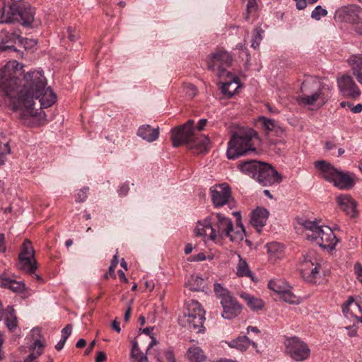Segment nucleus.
Listing matches in <instances>:
<instances>
[{"label":"nucleus","mask_w":362,"mask_h":362,"mask_svg":"<svg viewBox=\"0 0 362 362\" xmlns=\"http://www.w3.org/2000/svg\"><path fill=\"white\" fill-rule=\"evenodd\" d=\"M256 136L257 133L253 129L240 134L234 133L228 144V158L234 160L249 151H255L253 139Z\"/></svg>","instance_id":"6e6552de"},{"label":"nucleus","mask_w":362,"mask_h":362,"mask_svg":"<svg viewBox=\"0 0 362 362\" xmlns=\"http://www.w3.org/2000/svg\"><path fill=\"white\" fill-rule=\"evenodd\" d=\"M187 357L189 362H206V357L202 349L196 346L188 349Z\"/></svg>","instance_id":"a878e982"},{"label":"nucleus","mask_w":362,"mask_h":362,"mask_svg":"<svg viewBox=\"0 0 362 362\" xmlns=\"http://www.w3.org/2000/svg\"><path fill=\"white\" fill-rule=\"evenodd\" d=\"M89 190V188L85 187L80 189V191L77 194V197L76 198V202L78 203H81L86 201L87 198V192Z\"/></svg>","instance_id":"09e8293b"},{"label":"nucleus","mask_w":362,"mask_h":362,"mask_svg":"<svg viewBox=\"0 0 362 362\" xmlns=\"http://www.w3.org/2000/svg\"><path fill=\"white\" fill-rule=\"evenodd\" d=\"M298 223L305 230V236L308 240H314L322 228L315 221H309L300 218Z\"/></svg>","instance_id":"aec40b11"},{"label":"nucleus","mask_w":362,"mask_h":362,"mask_svg":"<svg viewBox=\"0 0 362 362\" xmlns=\"http://www.w3.org/2000/svg\"><path fill=\"white\" fill-rule=\"evenodd\" d=\"M336 21L362 24V8L357 5H349L337 9L334 14Z\"/></svg>","instance_id":"f8f14e48"},{"label":"nucleus","mask_w":362,"mask_h":362,"mask_svg":"<svg viewBox=\"0 0 362 362\" xmlns=\"http://www.w3.org/2000/svg\"><path fill=\"white\" fill-rule=\"evenodd\" d=\"M348 63L352 70V74L362 85V54H353L348 59Z\"/></svg>","instance_id":"6ab92c4d"},{"label":"nucleus","mask_w":362,"mask_h":362,"mask_svg":"<svg viewBox=\"0 0 362 362\" xmlns=\"http://www.w3.org/2000/svg\"><path fill=\"white\" fill-rule=\"evenodd\" d=\"M233 230V224L229 218L221 213L212 214L203 223L198 222L196 235L209 236L213 241H221L230 235Z\"/></svg>","instance_id":"39448f33"},{"label":"nucleus","mask_w":362,"mask_h":362,"mask_svg":"<svg viewBox=\"0 0 362 362\" xmlns=\"http://www.w3.org/2000/svg\"><path fill=\"white\" fill-rule=\"evenodd\" d=\"M137 135L148 142L156 141L159 136V127L153 128L148 124L139 127Z\"/></svg>","instance_id":"412c9836"},{"label":"nucleus","mask_w":362,"mask_h":362,"mask_svg":"<svg viewBox=\"0 0 362 362\" xmlns=\"http://www.w3.org/2000/svg\"><path fill=\"white\" fill-rule=\"evenodd\" d=\"M269 289L276 293L279 296H281L290 286L288 283L282 279H273L269 281L268 284Z\"/></svg>","instance_id":"c756f323"},{"label":"nucleus","mask_w":362,"mask_h":362,"mask_svg":"<svg viewBox=\"0 0 362 362\" xmlns=\"http://www.w3.org/2000/svg\"><path fill=\"white\" fill-rule=\"evenodd\" d=\"M329 99V96L325 95L323 91V88H319L317 91L314 92L311 95L303 94L298 98L299 103L305 105H312L315 103L316 101L320 100L322 105H325Z\"/></svg>","instance_id":"f3484780"},{"label":"nucleus","mask_w":362,"mask_h":362,"mask_svg":"<svg viewBox=\"0 0 362 362\" xmlns=\"http://www.w3.org/2000/svg\"><path fill=\"white\" fill-rule=\"evenodd\" d=\"M158 362H176L173 350L171 348L165 350L163 355L158 358Z\"/></svg>","instance_id":"ea45409f"},{"label":"nucleus","mask_w":362,"mask_h":362,"mask_svg":"<svg viewBox=\"0 0 362 362\" xmlns=\"http://www.w3.org/2000/svg\"><path fill=\"white\" fill-rule=\"evenodd\" d=\"M184 91L187 96L193 98L197 93V89L195 86L191 83L184 84Z\"/></svg>","instance_id":"c03bdc74"},{"label":"nucleus","mask_w":362,"mask_h":362,"mask_svg":"<svg viewBox=\"0 0 362 362\" xmlns=\"http://www.w3.org/2000/svg\"><path fill=\"white\" fill-rule=\"evenodd\" d=\"M20 31H13L11 33L2 32L1 35V42L5 44H15L20 39Z\"/></svg>","instance_id":"72a5a7b5"},{"label":"nucleus","mask_w":362,"mask_h":362,"mask_svg":"<svg viewBox=\"0 0 362 362\" xmlns=\"http://www.w3.org/2000/svg\"><path fill=\"white\" fill-rule=\"evenodd\" d=\"M269 216V211L264 208H257L252 213V222L255 227L262 228L265 226Z\"/></svg>","instance_id":"4be33fe9"},{"label":"nucleus","mask_w":362,"mask_h":362,"mask_svg":"<svg viewBox=\"0 0 362 362\" xmlns=\"http://www.w3.org/2000/svg\"><path fill=\"white\" fill-rule=\"evenodd\" d=\"M340 209L351 218L356 216V202L349 194H341L337 197Z\"/></svg>","instance_id":"dca6fc26"},{"label":"nucleus","mask_w":362,"mask_h":362,"mask_svg":"<svg viewBox=\"0 0 362 362\" xmlns=\"http://www.w3.org/2000/svg\"><path fill=\"white\" fill-rule=\"evenodd\" d=\"M358 320L354 322L353 325L347 326L345 328L348 330L349 337H356L357 335L358 324H362V318H357Z\"/></svg>","instance_id":"49530a36"},{"label":"nucleus","mask_w":362,"mask_h":362,"mask_svg":"<svg viewBox=\"0 0 362 362\" xmlns=\"http://www.w3.org/2000/svg\"><path fill=\"white\" fill-rule=\"evenodd\" d=\"M206 318H178V322L181 326L186 327L189 331L197 333L204 332L203 326Z\"/></svg>","instance_id":"a211bd4d"},{"label":"nucleus","mask_w":362,"mask_h":362,"mask_svg":"<svg viewBox=\"0 0 362 362\" xmlns=\"http://www.w3.org/2000/svg\"><path fill=\"white\" fill-rule=\"evenodd\" d=\"M18 41L25 49L30 48L37 44V41L33 39L23 38L21 36Z\"/></svg>","instance_id":"8fccbe9b"},{"label":"nucleus","mask_w":362,"mask_h":362,"mask_svg":"<svg viewBox=\"0 0 362 362\" xmlns=\"http://www.w3.org/2000/svg\"><path fill=\"white\" fill-rule=\"evenodd\" d=\"M4 324L11 332H15L17 328L18 321L17 318H4Z\"/></svg>","instance_id":"de8ad7c7"},{"label":"nucleus","mask_w":362,"mask_h":362,"mask_svg":"<svg viewBox=\"0 0 362 362\" xmlns=\"http://www.w3.org/2000/svg\"><path fill=\"white\" fill-rule=\"evenodd\" d=\"M225 343L230 347L235 349L241 352L248 349L251 345V340L245 335L240 336L230 341H226Z\"/></svg>","instance_id":"5701e85b"},{"label":"nucleus","mask_w":362,"mask_h":362,"mask_svg":"<svg viewBox=\"0 0 362 362\" xmlns=\"http://www.w3.org/2000/svg\"><path fill=\"white\" fill-rule=\"evenodd\" d=\"M4 240H5L4 235L2 233H0V252H4L6 250Z\"/></svg>","instance_id":"69168bd1"},{"label":"nucleus","mask_w":362,"mask_h":362,"mask_svg":"<svg viewBox=\"0 0 362 362\" xmlns=\"http://www.w3.org/2000/svg\"><path fill=\"white\" fill-rule=\"evenodd\" d=\"M129 192V186L127 184H122L119 189H118V193L120 196H125Z\"/></svg>","instance_id":"13d9d810"},{"label":"nucleus","mask_w":362,"mask_h":362,"mask_svg":"<svg viewBox=\"0 0 362 362\" xmlns=\"http://www.w3.org/2000/svg\"><path fill=\"white\" fill-rule=\"evenodd\" d=\"M241 298L244 299L247 305L252 310H259L263 308L264 303L260 298H255L247 293L243 292L240 294Z\"/></svg>","instance_id":"393cba45"},{"label":"nucleus","mask_w":362,"mask_h":362,"mask_svg":"<svg viewBox=\"0 0 362 362\" xmlns=\"http://www.w3.org/2000/svg\"><path fill=\"white\" fill-rule=\"evenodd\" d=\"M4 317H16L15 310L13 306H7L3 313Z\"/></svg>","instance_id":"4d7b16f0"},{"label":"nucleus","mask_w":362,"mask_h":362,"mask_svg":"<svg viewBox=\"0 0 362 362\" xmlns=\"http://www.w3.org/2000/svg\"><path fill=\"white\" fill-rule=\"evenodd\" d=\"M356 308H360V306L352 296H350L342 305V311L345 316H347L350 311L351 317H357L356 314L352 313L353 310Z\"/></svg>","instance_id":"7c9ffc66"},{"label":"nucleus","mask_w":362,"mask_h":362,"mask_svg":"<svg viewBox=\"0 0 362 362\" xmlns=\"http://www.w3.org/2000/svg\"><path fill=\"white\" fill-rule=\"evenodd\" d=\"M129 318H115L111 323V328L119 333L121 332V325H124Z\"/></svg>","instance_id":"37998d69"},{"label":"nucleus","mask_w":362,"mask_h":362,"mask_svg":"<svg viewBox=\"0 0 362 362\" xmlns=\"http://www.w3.org/2000/svg\"><path fill=\"white\" fill-rule=\"evenodd\" d=\"M245 236V228H242V230L239 229L236 231L233 230V232H230V235L226 236L228 238L231 242L241 241L244 239Z\"/></svg>","instance_id":"58836bf2"},{"label":"nucleus","mask_w":362,"mask_h":362,"mask_svg":"<svg viewBox=\"0 0 362 362\" xmlns=\"http://www.w3.org/2000/svg\"><path fill=\"white\" fill-rule=\"evenodd\" d=\"M239 262L237 265V272L236 274L239 277H250L253 281H255L252 272L250 269L247 262L242 259L241 256L239 255Z\"/></svg>","instance_id":"cd10ccee"},{"label":"nucleus","mask_w":362,"mask_h":362,"mask_svg":"<svg viewBox=\"0 0 362 362\" xmlns=\"http://www.w3.org/2000/svg\"><path fill=\"white\" fill-rule=\"evenodd\" d=\"M232 57L225 50L218 49L207 59V69L212 71H216L218 77L224 80L221 87V93L227 98L234 95L240 86L239 78L227 71L226 68L231 65Z\"/></svg>","instance_id":"f03ea898"},{"label":"nucleus","mask_w":362,"mask_h":362,"mask_svg":"<svg viewBox=\"0 0 362 362\" xmlns=\"http://www.w3.org/2000/svg\"><path fill=\"white\" fill-rule=\"evenodd\" d=\"M18 267L19 269L33 275L37 281H42L40 276L35 274L37 263L35 258V250L32 243L27 239L23 242L21 251L18 255Z\"/></svg>","instance_id":"9d476101"},{"label":"nucleus","mask_w":362,"mask_h":362,"mask_svg":"<svg viewBox=\"0 0 362 362\" xmlns=\"http://www.w3.org/2000/svg\"><path fill=\"white\" fill-rule=\"evenodd\" d=\"M139 330H140V332H141V333H144V334H146L147 336H149L150 337H151V336H153V327H146L144 329H140Z\"/></svg>","instance_id":"e2e57ef3"},{"label":"nucleus","mask_w":362,"mask_h":362,"mask_svg":"<svg viewBox=\"0 0 362 362\" xmlns=\"http://www.w3.org/2000/svg\"><path fill=\"white\" fill-rule=\"evenodd\" d=\"M316 169L322 173V177L340 189H350L354 185V179L349 172H344L327 161L322 160L314 163Z\"/></svg>","instance_id":"0eeeda50"},{"label":"nucleus","mask_w":362,"mask_h":362,"mask_svg":"<svg viewBox=\"0 0 362 362\" xmlns=\"http://www.w3.org/2000/svg\"><path fill=\"white\" fill-rule=\"evenodd\" d=\"M194 121L189 119L184 124L175 127L171 130V139L174 147H179L183 144L194 153H201L209 151L210 139L208 136L199 134L196 135Z\"/></svg>","instance_id":"7ed1b4c3"},{"label":"nucleus","mask_w":362,"mask_h":362,"mask_svg":"<svg viewBox=\"0 0 362 362\" xmlns=\"http://www.w3.org/2000/svg\"><path fill=\"white\" fill-rule=\"evenodd\" d=\"M315 262L310 255L303 256L300 266V271L303 277H305L310 268L315 265Z\"/></svg>","instance_id":"473e14b6"},{"label":"nucleus","mask_w":362,"mask_h":362,"mask_svg":"<svg viewBox=\"0 0 362 362\" xmlns=\"http://www.w3.org/2000/svg\"><path fill=\"white\" fill-rule=\"evenodd\" d=\"M0 23L20 22L24 27H31L35 8L22 0H1Z\"/></svg>","instance_id":"20e7f679"},{"label":"nucleus","mask_w":362,"mask_h":362,"mask_svg":"<svg viewBox=\"0 0 362 362\" xmlns=\"http://www.w3.org/2000/svg\"><path fill=\"white\" fill-rule=\"evenodd\" d=\"M17 49L14 44H5L0 42V52H16Z\"/></svg>","instance_id":"603ef678"},{"label":"nucleus","mask_w":362,"mask_h":362,"mask_svg":"<svg viewBox=\"0 0 362 362\" xmlns=\"http://www.w3.org/2000/svg\"><path fill=\"white\" fill-rule=\"evenodd\" d=\"M72 332V326L71 325H67L66 327H64L62 332H61V334H62V336H61V339L64 340H67V339L69 337V336L71 335Z\"/></svg>","instance_id":"3c124183"},{"label":"nucleus","mask_w":362,"mask_h":362,"mask_svg":"<svg viewBox=\"0 0 362 362\" xmlns=\"http://www.w3.org/2000/svg\"><path fill=\"white\" fill-rule=\"evenodd\" d=\"M285 354L296 362L305 361L310 356L308 345L296 336L286 337L284 341Z\"/></svg>","instance_id":"1a4fd4ad"},{"label":"nucleus","mask_w":362,"mask_h":362,"mask_svg":"<svg viewBox=\"0 0 362 362\" xmlns=\"http://www.w3.org/2000/svg\"><path fill=\"white\" fill-rule=\"evenodd\" d=\"M0 286L7 288L16 293H21L25 290V284L8 277L0 276Z\"/></svg>","instance_id":"b1692460"},{"label":"nucleus","mask_w":362,"mask_h":362,"mask_svg":"<svg viewBox=\"0 0 362 362\" xmlns=\"http://www.w3.org/2000/svg\"><path fill=\"white\" fill-rule=\"evenodd\" d=\"M319 264L315 262V265L310 268V270L303 279L307 281L312 282L319 273Z\"/></svg>","instance_id":"79ce46f5"},{"label":"nucleus","mask_w":362,"mask_h":362,"mask_svg":"<svg viewBox=\"0 0 362 362\" xmlns=\"http://www.w3.org/2000/svg\"><path fill=\"white\" fill-rule=\"evenodd\" d=\"M193 282L191 283V290L199 291H202L204 288V279L196 276L195 279L192 280Z\"/></svg>","instance_id":"a18cd8bd"},{"label":"nucleus","mask_w":362,"mask_h":362,"mask_svg":"<svg viewBox=\"0 0 362 362\" xmlns=\"http://www.w3.org/2000/svg\"><path fill=\"white\" fill-rule=\"evenodd\" d=\"M214 291L216 296L221 300L224 313L235 317L241 314L243 306L227 288H224L221 284L215 283Z\"/></svg>","instance_id":"9b49d317"},{"label":"nucleus","mask_w":362,"mask_h":362,"mask_svg":"<svg viewBox=\"0 0 362 362\" xmlns=\"http://www.w3.org/2000/svg\"><path fill=\"white\" fill-rule=\"evenodd\" d=\"M141 354L140 350L138 346V344L136 341L132 343V347L131 350V355L133 358H138V356Z\"/></svg>","instance_id":"6e6d98bb"},{"label":"nucleus","mask_w":362,"mask_h":362,"mask_svg":"<svg viewBox=\"0 0 362 362\" xmlns=\"http://www.w3.org/2000/svg\"><path fill=\"white\" fill-rule=\"evenodd\" d=\"M327 15V11L323 8L321 6H317L311 13V18L319 21L322 17Z\"/></svg>","instance_id":"a19ab883"},{"label":"nucleus","mask_w":362,"mask_h":362,"mask_svg":"<svg viewBox=\"0 0 362 362\" xmlns=\"http://www.w3.org/2000/svg\"><path fill=\"white\" fill-rule=\"evenodd\" d=\"M118 264V255L117 253H116L112 259L111 260L110 263V270H112V269H115Z\"/></svg>","instance_id":"0e129e2a"},{"label":"nucleus","mask_w":362,"mask_h":362,"mask_svg":"<svg viewBox=\"0 0 362 362\" xmlns=\"http://www.w3.org/2000/svg\"><path fill=\"white\" fill-rule=\"evenodd\" d=\"M267 248L269 254L276 256V257H279L278 253H281L284 250L283 245L276 242H272L267 244Z\"/></svg>","instance_id":"e433bc0d"},{"label":"nucleus","mask_w":362,"mask_h":362,"mask_svg":"<svg viewBox=\"0 0 362 362\" xmlns=\"http://www.w3.org/2000/svg\"><path fill=\"white\" fill-rule=\"evenodd\" d=\"M44 347L45 344L41 341V340L40 339H36L30 347V354L29 355H33V357L37 359L42 354Z\"/></svg>","instance_id":"f704fd0d"},{"label":"nucleus","mask_w":362,"mask_h":362,"mask_svg":"<svg viewBox=\"0 0 362 362\" xmlns=\"http://www.w3.org/2000/svg\"><path fill=\"white\" fill-rule=\"evenodd\" d=\"M67 33H68V38L71 42L76 41L79 37V35L77 33L76 30L74 28H72L71 27H69L67 28Z\"/></svg>","instance_id":"864d4df0"},{"label":"nucleus","mask_w":362,"mask_h":362,"mask_svg":"<svg viewBox=\"0 0 362 362\" xmlns=\"http://www.w3.org/2000/svg\"><path fill=\"white\" fill-rule=\"evenodd\" d=\"M292 287L290 286L288 289H286L281 296L279 298L283 301L290 304H298L300 302V298L296 296L291 291Z\"/></svg>","instance_id":"2f4dec72"},{"label":"nucleus","mask_w":362,"mask_h":362,"mask_svg":"<svg viewBox=\"0 0 362 362\" xmlns=\"http://www.w3.org/2000/svg\"><path fill=\"white\" fill-rule=\"evenodd\" d=\"M361 111H362V104H361V103L354 105L351 107V112L354 113H360Z\"/></svg>","instance_id":"774afa93"},{"label":"nucleus","mask_w":362,"mask_h":362,"mask_svg":"<svg viewBox=\"0 0 362 362\" xmlns=\"http://www.w3.org/2000/svg\"><path fill=\"white\" fill-rule=\"evenodd\" d=\"M246 1H247V4H246L247 12L249 13L253 11H255L256 8H257L256 0H246Z\"/></svg>","instance_id":"5fc2aeb1"},{"label":"nucleus","mask_w":362,"mask_h":362,"mask_svg":"<svg viewBox=\"0 0 362 362\" xmlns=\"http://www.w3.org/2000/svg\"><path fill=\"white\" fill-rule=\"evenodd\" d=\"M107 360L106 354L104 352L99 351L95 358V362H105Z\"/></svg>","instance_id":"bf43d9fd"},{"label":"nucleus","mask_w":362,"mask_h":362,"mask_svg":"<svg viewBox=\"0 0 362 362\" xmlns=\"http://www.w3.org/2000/svg\"><path fill=\"white\" fill-rule=\"evenodd\" d=\"M259 122L262 124V127L267 132L272 131L277 126L276 121L265 117H259Z\"/></svg>","instance_id":"4c0bfd02"},{"label":"nucleus","mask_w":362,"mask_h":362,"mask_svg":"<svg viewBox=\"0 0 362 362\" xmlns=\"http://www.w3.org/2000/svg\"><path fill=\"white\" fill-rule=\"evenodd\" d=\"M233 214L238 216L237 219H236V228H239L240 230H242V228H244V226L241 222V216H240V213L235 212V213H233Z\"/></svg>","instance_id":"338daca9"},{"label":"nucleus","mask_w":362,"mask_h":362,"mask_svg":"<svg viewBox=\"0 0 362 362\" xmlns=\"http://www.w3.org/2000/svg\"><path fill=\"white\" fill-rule=\"evenodd\" d=\"M191 259L192 261H197V262L204 261L206 259V256L204 253L200 252L197 255L192 256Z\"/></svg>","instance_id":"052dcab7"},{"label":"nucleus","mask_w":362,"mask_h":362,"mask_svg":"<svg viewBox=\"0 0 362 362\" xmlns=\"http://www.w3.org/2000/svg\"><path fill=\"white\" fill-rule=\"evenodd\" d=\"M238 169L244 174L252 177L264 187L279 184L282 181L281 175L269 164L257 160L240 161Z\"/></svg>","instance_id":"423d86ee"},{"label":"nucleus","mask_w":362,"mask_h":362,"mask_svg":"<svg viewBox=\"0 0 362 362\" xmlns=\"http://www.w3.org/2000/svg\"><path fill=\"white\" fill-rule=\"evenodd\" d=\"M338 86L343 95L356 99L361 95V90L353 78L349 75H344L338 79Z\"/></svg>","instance_id":"2eb2a0df"},{"label":"nucleus","mask_w":362,"mask_h":362,"mask_svg":"<svg viewBox=\"0 0 362 362\" xmlns=\"http://www.w3.org/2000/svg\"><path fill=\"white\" fill-rule=\"evenodd\" d=\"M314 241H316L322 248L333 250L338 243L339 239L330 227L322 226Z\"/></svg>","instance_id":"4468645a"},{"label":"nucleus","mask_w":362,"mask_h":362,"mask_svg":"<svg viewBox=\"0 0 362 362\" xmlns=\"http://www.w3.org/2000/svg\"><path fill=\"white\" fill-rule=\"evenodd\" d=\"M264 30L260 26H257L254 28L252 38V47L257 49L259 47V44L263 38L262 35Z\"/></svg>","instance_id":"c9c22d12"},{"label":"nucleus","mask_w":362,"mask_h":362,"mask_svg":"<svg viewBox=\"0 0 362 362\" xmlns=\"http://www.w3.org/2000/svg\"><path fill=\"white\" fill-rule=\"evenodd\" d=\"M212 202L216 208L229 204L233 199L228 184L224 182L210 189Z\"/></svg>","instance_id":"ddd939ff"},{"label":"nucleus","mask_w":362,"mask_h":362,"mask_svg":"<svg viewBox=\"0 0 362 362\" xmlns=\"http://www.w3.org/2000/svg\"><path fill=\"white\" fill-rule=\"evenodd\" d=\"M188 317H204L205 310L196 300H191L187 303Z\"/></svg>","instance_id":"c85d7f7f"},{"label":"nucleus","mask_w":362,"mask_h":362,"mask_svg":"<svg viewBox=\"0 0 362 362\" xmlns=\"http://www.w3.org/2000/svg\"><path fill=\"white\" fill-rule=\"evenodd\" d=\"M10 142L11 139L5 134L0 135V166L4 164L6 156L11 153Z\"/></svg>","instance_id":"bb28decb"},{"label":"nucleus","mask_w":362,"mask_h":362,"mask_svg":"<svg viewBox=\"0 0 362 362\" xmlns=\"http://www.w3.org/2000/svg\"><path fill=\"white\" fill-rule=\"evenodd\" d=\"M16 61L8 62L0 69V101L13 111L21 110V119L37 115L33 105L38 100L40 108H47L56 102V95L49 88L42 71H30L23 80L18 77L21 70Z\"/></svg>","instance_id":"f257e3e1"},{"label":"nucleus","mask_w":362,"mask_h":362,"mask_svg":"<svg viewBox=\"0 0 362 362\" xmlns=\"http://www.w3.org/2000/svg\"><path fill=\"white\" fill-rule=\"evenodd\" d=\"M207 124V119H201L199 120L197 129L199 131H202L204 129V127Z\"/></svg>","instance_id":"680f3d73"}]
</instances>
